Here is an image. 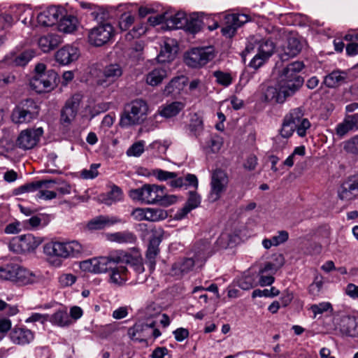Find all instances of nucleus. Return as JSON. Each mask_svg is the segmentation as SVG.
<instances>
[{
	"mask_svg": "<svg viewBox=\"0 0 358 358\" xmlns=\"http://www.w3.org/2000/svg\"><path fill=\"white\" fill-rule=\"evenodd\" d=\"M99 164H92L90 169H83L80 171V177L85 180L94 179L99 175L98 168Z\"/></svg>",
	"mask_w": 358,
	"mask_h": 358,
	"instance_id": "53",
	"label": "nucleus"
},
{
	"mask_svg": "<svg viewBox=\"0 0 358 358\" xmlns=\"http://www.w3.org/2000/svg\"><path fill=\"white\" fill-rule=\"evenodd\" d=\"M80 266L84 271L94 273H106L111 268V265H110L107 256L83 261L80 262Z\"/></svg>",
	"mask_w": 358,
	"mask_h": 358,
	"instance_id": "17",
	"label": "nucleus"
},
{
	"mask_svg": "<svg viewBox=\"0 0 358 358\" xmlns=\"http://www.w3.org/2000/svg\"><path fill=\"white\" fill-rule=\"evenodd\" d=\"M311 124L307 118L302 119L296 124L295 130L300 137H304L307 134V130L310 129Z\"/></svg>",
	"mask_w": 358,
	"mask_h": 358,
	"instance_id": "56",
	"label": "nucleus"
},
{
	"mask_svg": "<svg viewBox=\"0 0 358 358\" xmlns=\"http://www.w3.org/2000/svg\"><path fill=\"white\" fill-rule=\"evenodd\" d=\"M80 51L76 46L66 45L57 51L55 59L62 65H68L78 59Z\"/></svg>",
	"mask_w": 358,
	"mask_h": 358,
	"instance_id": "21",
	"label": "nucleus"
},
{
	"mask_svg": "<svg viewBox=\"0 0 358 358\" xmlns=\"http://www.w3.org/2000/svg\"><path fill=\"white\" fill-rule=\"evenodd\" d=\"M155 326V322L152 320L150 322L145 323H136L132 327L128 330V335L129 338L135 341H143L142 332L147 328H154Z\"/></svg>",
	"mask_w": 358,
	"mask_h": 358,
	"instance_id": "38",
	"label": "nucleus"
},
{
	"mask_svg": "<svg viewBox=\"0 0 358 358\" xmlns=\"http://www.w3.org/2000/svg\"><path fill=\"white\" fill-rule=\"evenodd\" d=\"M168 76L167 69L164 67H155L146 75V83L150 86L159 85Z\"/></svg>",
	"mask_w": 358,
	"mask_h": 358,
	"instance_id": "34",
	"label": "nucleus"
},
{
	"mask_svg": "<svg viewBox=\"0 0 358 358\" xmlns=\"http://www.w3.org/2000/svg\"><path fill=\"white\" fill-rule=\"evenodd\" d=\"M77 277L71 273H62L58 278L59 283L62 287H66L73 285Z\"/></svg>",
	"mask_w": 358,
	"mask_h": 358,
	"instance_id": "55",
	"label": "nucleus"
},
{
	"mask_svg": "<svg viewBox=\"0 0 358 358\" xmlns=\"http://www.w3.org/2000/svg\"><path fill=\"white\" fill-rule=\"evenodd\" d=\"M280 294V291L276 289L275 287H271V289H265L263 290L261 289H255L253 291L252 294V296L253 298L255 297H273L278 296Z\"/></svg>",
	"mask_w": 358,
	"mask_h": 358,
	"instance_id": "50",
	"label": "nucleus"
},
{
	"mask_svg": "<svg viewBox=\"0 0 358 358\" xmlns=\"http://www.w3.org/2000/svg\"><path fill=\"white\" fill-rule=\"evenodd\" d=\"M134 16L130 13H123L119 20V27L122 31L127 30L134 23Z\"/></svg>",
	"mask_w": 358,
	"mask_h": 358,
	"instance_id": "51",
	"label": "nucleus"
},
{
	"mask_svg": "<svg viewBox=\"0 0 358 358\" xmlns=\"http://www.w3.org/2000/svg\"><path fill=\"white\" fill-rule=\"evenodd\" d=\"M343 149L348 153L358 155V134L345 141Z\"/></svg>",
	"mask_w": 358,
	"mask_h": 358,
	"instance_id": "48",
	"label": "nucleus"
},
{
	"mask_svg": "<svg viewBox=\"0 0 358 358\" xmlns=\"http://www.w3.org/2000/svg\"><path fill=\"white\" fill-rule=\"evenodd\" d=\"M81 98L78 94L73 95L67 100L61 113V122L69 124L76 117L80 106Z\"/></svg>",
	"mask_w": 358,
	"mask_h": 358,
	"instance_id": "18",
	"label": "nucleus"
},
{
	"mask_svg": "<svg viewBox=\"0 0 358 358\" xmlns=\"http://www.w3.org/2000/svg\"><path fill=\"white\" fill-rule=\"evenodd\" d=\"M331 309V305L329 302H322L318 304H313L310 306V310L313 313L315 317L318 314H322L324 312Z\"/></svg>",
	"mask_w": 358,
	"mask_h": 358,
	"instance_id": "60",
	"label": "nucleus"
},
{
	"mask_svg": "<svg viewBox=\"0 0 358 358\" xmlns=\"http://www.w3.org/2000/svg\"><path fill=\"white\" fill-rule=\"evenodd\" d=\"M148 103L142 99H136L128 103L120 116V125L129 127L143 123L148 114Z\"/></svg>",
	"mask_w": 358,
	"mask_h": 358,
	"instance_id": "4",
	"label": "nucleus"
},
{
	"mask_svg": "<svg viewBox=\"0 0 358 358\" xmlns=\"http://www.w3.org/2000/svg\"><path fill=\"white\" fill-rule=\"evenodd\" d=\"M145 142L139 141L132 144L127 150V155L129 157H140L145 150Z\"/></svg>",
	"mask_w": 358,
	"mask_h": 358,
	"instance_id": "47",
	"label": "nucleus"
},
{
	"mask_svg": "<svg viewBox=\"0 0 358 358\" xmlns=\"http://www.w3.org/2000/svg\"><path fill=\"white\" fill-rule=\"evenodd\" d=\"M107 239L120 244L134 243L136 241V236L132 232L124 231L108 234Z\"/></svg>",
	"mask_w": 358,
	"mask_h": 358,
	"instance_id": "37",
	"label": "nucleus"
},
{
	"mask_svg": "<svg viewBox=\"0 0 358 358\" xmlns=\"http://www.w3.org/2000/svg\"><path fill=\"white\" fill-rule=\"evenodd\" d=\"M164 231L162 229H157L152 231V234L149 241L148 250L146 251L145 263L152 272L155 270L156 265V257L159 253V245L163 238Z\"/></svg>",
	"mask_w": 358,
	"mask_h": 358,
	"instance_id": "15",
	"label": "nucleus"
},
{
	"mask_svg": "<svg viewBox=\"0 0 358 358\" xmlns=\"http://www.w3.org/2000/svg\"><path fill=\"white\" fill-rule=\"evenodd\" d=\"M303 110L302 108L299 107L294 109H292L289 113H287L285 116V119L286 121H289L293 124H295L299 122L302 119H303Z\"/></svg>",
	"mask_w": 358,
	"mask_h": 358,
	"instance_id": "45",
	"label": "nucleus"
},
{
	"mask_svg": "<svg viewBox=\"0 0 358 358\" xmlns=\"http://www.w3.org/2000/svg\"><path fill=\"white\" fill-rule=\"evenodd\" d=\"M127 264H130L134 271L138 274L143 273L145 271L143 260L140 256L134 257L131 255V259Z\"/></svg>",
	"mask_w": 358,
	"mask_h": 358,
	"instance_id": "57",
	"label": "nucleus"
},
{
	"mask_svg": "<svg viewBox=\"0 0 358 358\" xmlns=\"http://www.w3.org/2000/svg\"><path fill=\"white\" fill-rule=\"evenodd\" d=\"M274 43L270 40H263L258 48V53L269 58L273 53Z\"/></svg>",
	"mask_w": 358,
	"mask_h": 358,
	"instance_id": "44",
	"label": "nucleus"
},
{
	"mask_svg": "<svg viewBox=\"0 0 358 358\" xmlns=\"http://www.w3.org/2000/svg\"><path fill=\"white\" fill-rule=\"evenodd\" d=\"M107 257L108 258L110 265H117L120 264H127L131 259V255L124 250H115L110 252Z\"/></svg>",
	"mask_w": 358,
	"mask_h": 358,
	"instance_id": "41",
	"label": "nucleus"
},
{
	"mask_svg": "<svg viewBox=\"0 0 358 358\" xmlns=\"http://www.w3.org/2000/svg\"><path fill=\"white\" fill-rule=\"evenodd\" d=\"M215 57L212 47L192 48L185 55V64L191 67L197 68L206 64Z\"/></svg>",
	"mask_w": 358,
	"mask_h": 358,
	"instance_id": "9",
	"label": "nucleus"
},
{
	"mask_svg": "<svg viewBox=\"0 0 358 358\" xmlns=\"http://www.w3.org/2000/svg\"><path fill=\"white\" fill-rule=\"evenodd\" d=\"M149 148L155 150L159 155H164L166 153L169 148V144L166 141L162 142L159 141H156L152 142L149 145Z\"/></svg>",
	"mask_w": 358,
	"mask_h": 358,
	"instance_id": "64",
	"label": "nucleus"
},
{
	"mask_svg": "<svg viewBox=\"0 0 358 358\" xmlns=\"http://www.w3.org/2000/svg\"><path fill=\"white\" fill-rule=\"evenodd\" d=\"M187 82L185 76L173 78L164 87V94L176 96L183 90Z\"/></svg>",
	"mask_w": 358,
	"mask_h": 358,
	"instance_id": "33",
	"label": "nucleus"
},
{
	"mask_svg": "<svg viewBox=\"0 0 358 358\" xmlns=\"http://www.w3.org/2000/svg\"><path fill=\"white\" fill-rule=\"evenodd\" d=\"M250 20L248 15L241 13L227 14L224 17V24L222 33L227 37H232L236 30Z\"/></svg>",
	"mask_w": 358,
	"mask_h": 358,
	"instance_id": "16",
	"label": "nucleus"
},
{
	"mask_svg": "<svg viewBox=\"0 0 358 358\" xmlns=\"http://www.w3.org/2000/svg\"><path fill=\"white\" fill-rule=\"evenodd\" d=\"M58 80V75L54 70H46L44 64L38 63L35 66L34 75L31 78L29 85L37 93H48L57 86Z\"/></svg>",
	"mask_w": 358,
	"mask_h": 358,
	"instance_id": "3",
	"label": "nucleus"
},
{
	"mask_svg": "<svg viewBox=\"0 0 358 358\" xmlns=\"http://www.w3.org/2000/svg\"><path fill=\"white\" fill-rule=\"evenodd\" d=\"M62 43L61 36L57 34H48L41 36L38 41L39 48L43 52H49Z\"/></svg>",
	"mask_w": 358,
	"mask_h": 358,
	"instance_id": "24",
	"label": "nucleus"
},
{
	"mask_svg": "<svg viewBox=\"0 0 358 358\" xmlns=\"http://www.w3.org/2000/svg\"><path fill=\"white\" fill-rule=\"evenodd\" d=\"M338 198L345 202H350L358 197V173L348 177L337 190Z\"/></svg>",
	"mask_w": 358,
	"mask_h": 358,
	"instance_id": "13",
	"label": "nucleus"
},
{
	"mask_svg": "<svg viewBox=\"0 0 358 358\" xmlns=\"http://www.w3.org/2000/svg\"><path fill=\"white\" fill-rule=\"evenodd\" d=\"M165 187L164 186L162 187V197L159 198L158 203L162 206H169L175 203H176L178 198L175 195H168L164 192Z\"/></svg>",
	"mask_w": 358,
	"mask_h": 358,
	"instance_id": "59",
	"label": "nucleus"
},
{
	"mask_svg": "<svg viewBox=\"0 0 358 358\" xmlns=\"http://www.w3.org/2000/svg\"><path fill=\"white\" fill-rule=\"evenodd\" d=\"M43 134L42 127L22 130L16 140V145L22 150H30L39 142Z\"/></svg>",
	"mask_w": 358,
	"mask_h": 358,
	"instance_id": "14",
	"label": "nucleus"
},
{
	"mask_svg": "<svg viewBox=\"0 0 358 358\" xmlns=\"http://www.w3.org/2000/svg\"><path fill=\"white\" fill-rule=\"evenodd\" d=\"M176 52V47H173L168 43H165L164 46L162 48L160 53L158 55L159 62L164 63L173 60Z\"/></svg>",
	"mask_w": 358,
	"mask_h": 358,
	"instance_id": "42",
	"label": "nucleus"
},
{
	"mask_svg": "<svg viewBox=\"0 0 358 358\" xmlns=\"http://www.w3.org/2000/svg\"><path fill=\"white\" fill-rule=\"evenodd\" d=\"M303 67L304 64L301 62L289 64L282 70L278 84L262 87V99L271 103H283L302 87L303 78L299 73Z\"/></svg>",
	"mask_w": 358,
	"mask_h": 358,
	"instance_id": "1",
	"label": "nucleus"
},
{
	"mask_svg": "<svg viewBox=\"0 0 358 358\" xmlns=\"http://www.w3.org/2000/svg\"><path fill=\"white\" fill-rule=\"evenodd\" d=\"M12 342L17 345H26L34 339L33 332L22 327H15L10 334Z\"/></svg>",
	"mask_w": 358,
	"mask_h": 358,
	"instance_id": "22",
	"label": "nucleus"
},
{
	"mask_svg": "<svg viewBox=\"0 0 358 358\" xmlns=\"http://www.w3.org/2000/svg\"><path fill=\"white\" fill-rule=\"evenodd\" d=\"M295 124H292L289 121H286L284 118L282 128L280 131V136L285 138H289L295 131Z\"/></svg>",
	"mask_w": 358,
	"mask_h": 358,
	"instance_id": "54",
	"label": "nucleus"
},
{
	"mask_svg": "<svg viewBox=\"0 0 358 358\" xmlns=\"http://www.w3.org/2000/svg\"><path fill=\"white\" fill-rule=\"evenodd\" d=\"M56 182L55 180H38V181H34L29 183L24 184L18 188L15 189V194L18 195L23 193L27 192H36L40 189H41L43 187H45L47 188L50 187V184H55Z\"/></svg>",
	"mask_w": 358,
	"mask_h": 358,
	"instance_id": "35",
	"label": "nucleus"
},
{
	"mask_svg": "<svg viewBox=\"0 0 358 358\" xmlns=\"http://www.w3.org/2000/svg\"><path fill=\"white\" fill-rule=\"evenodd\" d=\"M210 249V244L207 241L196 244L193 249L194 256L174 263L171 268V274L180 277L189 272L195 265L201 266L211 255Z\"/></svg>",
	"mask_w": 358,
	"mask_h": 358,
	"instance_id": "2",
	"label": "nucleus"
},
{
	"mask_svg": "<svg viewBox=\"0 0 358 358\" xmlns=\"http://www.w3.org/2000/svg\"><path fill=\"white\" fill-rule=\"evenodd\" d=\"M336 329L343 336H358V320L349 315L342 316L336 323Z\"/></svg>",
	"mask_w": 358,
	"mask_h": 358,
	"instance_id": "19",
	"label": "nucleus"
},
{
	"mask_svg": "<svg viewBox=\"0 0 358 358\" xmlns=\"http://www.w3.org/2000/svg\"><path fill=\"white\" fill-rule=\"evenodd\" d=\"M348 73L339 69L334 70L324 78V84L329 88L337 87L347 82Z\"/></svg>",
	"mask_w": 358,
	"mask_h": 358,
	"instance_id": "23",
	"label": "nucleus"
},
{
	"mask_svg": "<svg viewBox=\"0 0 358 358\" xmlns=\"http://www.w3.org/2000/svg\"><path fill=\"white\" fill-rule=\"evenodd\" d=\"M122 69L119 64L107 65L103 70L102 77L99 78L97 83L103 87H107L115 82L122 75Z\"/></svg>",
	"mask_w": 358,
	"mask_h": 358,
	"instance_id": "20",
	"label": "nucleus"
},
{
	"mask_svg": "<svg viewBox=\"0 0 358 358\" xmlns=\"http://www.w3.org/2000/svg\"><path fill=\"white\" fill-rule=\"evenodd\" d=\"M35 57L33 50H27L19 55L11 53L5 57L7 63L16 66H24Z\"/></svg>",
	"mask_w": 358,
	"mask_h": 358,
	"instance_id": "27",
	"label": "nucleus"
},
{
	"mask_svg": "<svg viewBox=\"0 0 358 358\" xmlns=\"http://www.w3.org/2000/svg\"><path fill=\"white\" fill-rule=\"evenodd\" d=\"M59 19V10L55 6L48 8L40 13L37 16L38 23L43 27H50L55 24Z\"/></svg>",
	"mask_w": 358,
	"mask_h": 358,
	"instance_id": "25",
	"label": "nucleus"
},
{
	"mask_svg": "<svg viewBox=\"0 0 358 358\" xmlns=\"http://www.w3.org/2000/svg\"><path fill=\"white\" fill-rule=\"evenodd\" d=\"M155 176L161 181H165L175 178L178 176L176 173L164 171L162 169H157L154 171Z\"/></svg>",
	"mask_w": 358,
	"mask_h": 358,
	"instance_id": "61",
	"label": "nucleus"
},
{
	"mask_svg": "<svg viewBox=\"0 0 358 358\" xmlns=\"http://www.w3.org/2000/svg\"><path fill=\"white\" fill-rule=\"evenodd\" d=\"M351 131L355 130L345 118H344L342 122L338 124L336 127V134L340 138H343Z\"/></svg>",
	"mask_w": 358,
	"mask_h": 358,
	"instance_id": "52",
	"label": "nucleus"
},
{
	"mask_svg": "<svg viewBox=\"0 0 358 358\" xmlns=\"http://www.w3.org/2000/svg\"><path fill=\"white\" fill-rule=\"evenodd\" d=\"M110 278L109 282L115 285L122 286L129 280V272L127 268L124 266H117L115 267L111 266L110 268Z\"/></svg>",
	"mask_w": 358,
	"mask_h": 358,
	"instance_id": "28",
	"label": "nucleus"
},
{
	"mask_svg": "<svg viewBox=\"0 0 358 358\" xmlns=\"http://www.w3.org/2000/svg\"><path fill=\"white\" fill-rule=\"evenodd\" d=\"M43 242L40 237L31 234L15 237L9 243V249L16 253H24L34 251Z\"/></svg>",
	"mask_w": 358,
	"mask_h": 358,
	"instance_id": "10",
	"label": "nucleus"
},
{
	"mask_svg": "<svg viewBox=\"0 0 358 358\" xmlns=\"http://www.w3.org/2000/svg\"><path fill=\"white\" fill-rule=\"evenodd\" d=\"M301 44L296 38H289L286 45L282 48V59H287L296 56L301 52Z\"/></svg>",
	"mask_w": 358,
	"mask_h": 358,
	"instance_id": "31",
	"label": "nucleus"
},
{
	"mask_svg": "<svg viewBox=\"0 0 358 358\" xmlns=\"http://www.w3.org/2000/svg\"><path fill=\"white\" fill-rule=\"evenodd\" d=\"M12 13L15 22L21 20L26 26L31 25L34 14L31 9L28 6L25 5H17L12 8Z\"/></svg>",
	"mask_w": 358,
	"mask_h": 358,
	"instance_id": "26",
	"label": "nucleus"
},
{
	"mask_svg": "<svg viewBox=\"0 0 358 358\" xmlns=\"http://www.w3.org/2000/svg\"><path fill=\"white\" fill-rule=\"evenodd\" d=\"M238 285L242 289L249 290L254 287L256 283L255 279L252 276L245 275L238 280Z\"/></svg>",
	"mask_w": 358,
	"mask_h": 358,
	"instance_id": "58",
	"label": "nucleus"
},
{
	"mask_svg": "<svg viewBox=\"0 0 358 358\" xmlns=\"http://www.w3.org/2000/svg\"><path fill=\"white\" fill-rule=\"evenodd\" d=\"M162 187L157 185L145 184L141 188L132 189L129 192V197L134 200L145 204H155L161 198Z\"/></svg>",
	"mask_w": 358,
	"mask_h": 358,
	"instance_id": "8",
	"label": "nucleus"
},
{
	"mask_svg": "<svg viewBox=\"0 0 358 358\" xmlns=\"http://www.w3.org/2000/svg\"><path fill=\"white\" fill-rule=\"evenodd\" d=\"M216 81L224 87L230 85L232 83V78L230 73H224L220 71H216L213 73Z\"/></svg>",
	"mask_w": 358,
	"mask_h": 358,
	"instance_id": "49",
	"label": "nucleus"
},
{
	"mask_svg": "<svg viewBox=\"0 0 358 358\" xmlns=\"http://www.w3.org/2000/svg\"><path fill=\"white\" fill-rule=\"evenodd\" d=\"M44 252L48 256L63 259L78 257L84 252L83 246L77 241L69 242H51L44 246Z\"/></svg>",
	"mask_w": 358,
	"mask_h": 358,
	"instance_id": "6",
	"label": "nucleus"
},
{
	"mask_svg": "<svg viewBox=\"0 0 358 358\" xmlns=\"http://www.w3.org/2000/svg\"><path fill=\"white\" fill-rule=\"evenodd\" d=\"M120 222H121V220L117 217L100 215L90 221L88 227L90 229L98 230Z\"/></svg>",
	"mask_w": 358,
	"mask_h": 358,
	"instance_id": "29",
	"label": "nucleus"
},
{
	"mask_svg": "<svg viewBox=\"0 0 358 358\" xmlns=\"http://www.w3.org/2000/svg\"><path fill=\"white\" fill-rule=\"evenodd\" d=\"M0 280H9L19 285L34 283L36 275L17 264L9 263L0 266Z\"/></svg>",
	"mask_w": 358,
	"mask_h": 358,
	"instance_id": "5",
	"label": "nucleus"
},
{
	"mask_svg": "<svg viewBox=\"0 0 358 358\" xmlns=\"http://www.w3.org/2000/svg\"><path fill=\"white\" fill-rule=\"evenodd\" d=\"M201 203V196L195 192H190L187 201L185 206L177 213V217L182 219L185 217L192 210L197 208Z\"/></svg>",
	"mask_w": 358,
	"mask_h": 358,
	"instance_id": "36",
	"label": "nucleus"
},
{
	"mask_svg": "<svg viewBox=\"0 0 358 358\" xmlns=\"http://www.w3.org/2000/svg\"><path fill=\"white\" fill-rule=\"evenodd\" d=\"M203 27V21L199 13H192L189 15L186 20L184 29L191 33L196 34L200 31Z\"/></svg>",
	"mask_w": 358,
	"mask_h": 358,
	"instance_id": "39",
	"label": "nucleus"
},
{
	"mask_svg": "<svg viewBox=\"0 0 358 358\" xmlns=\"http://www.w3.org/2000/svg\"><path fill=\"white\" fill-rule=\"evenodd\" d=\"M15 22V19L12 14L3 13L0 15V29H3L10 27Z\"/></svg>",
	"mask_w": 358,
	"mask_h": 358,
	"instance_id": "63",
	"label": "nucleus"
},
{
	"mask_svg": "<svg viewBox=\"0 0 358 358\" xmlns=\"http://www.w3.org/2000/svg\"><path fill=\"white\" fill-rule=\"evenodd\" d=\"M77 18L73 15H66L59 20L58 29L64 33L69 34L77 28Z\"/></svg>",
	"mask_w": 358,
	"mask_h": 358,
	"instance_id": "40",
	"label": "nucleus"
},
{
	"mask_svg": "<svg viewBox=\"0 0 358 358\" xmlns=\"http://www.w3.org/2000/svg\"><path fill=\"white\" fill-rule=\"evenodd\" d=\"M190 130L195 136H199L201 134L203 127V121L201 119L196 117L195 120H192L189 124Z\"/></svg>",
	"mask_w": 358,
	"mask_h": 358,
	"instance_id": "62",
	"label": "nucleus"
},
{
	"mask_svg": "<svg viewBox=\"0 0 358 358\" xmlns=\"http://www.w3.org/2000/svg\"><path fill=\"white\" fill-rule=\"evenodd\" d=\"M228 182L227 174L220 169L215 170L211 176L210 191L208 199L211 202L217 201L226 191Z\"/></svg>",
	"mask_w": 358,
	"mask_h": 358,
	"instance_id": "12",
	"label": "nucleus"
},
{
	"mask_svg": "<svg viewBox=\"0 0 358 358\" xmlns=\"http://www.w3.org/2000/svg\"><path fill=\"white\" fill-rule=\"evenodd\" d=\"M48 321L52 325L59 327H66L73 323L66 308L59 309L50 316L48 315Z\"/></svg>",
	"mask_w": 358,
	"mask_h": 358,
	"instance_id": "30",
	"label": "nucleus"
},
{
	"mask_svg": "<svg viewBox=\"0 0 358 358\" xmlns=\"http://www.w3.org/2000/svg\"><path fill=\"white\" fill-rule=\"evenodd\" d=\"M184 108V103L181 101H173L161 106L158 109V113L162 117L171 118L176 116Z\"/></svg>",
	"mask_w": 358,
	"mask_h": 358,
	"instance_id": "32",
	"label": "nucleus"
},
{
	"mask_svg": "<svg viewBox=\"0 0 358 358\" xmlns=\"http://www.w3.org/2000/svg\"><path fill=\"white\" fill-rule=\"evenodd\" d=\"M39 115V107L32 99H26L13 110L11 118L15 124L29 123Z\"/></svg>",
	"mask_w": 358,
	"mask_h": 358,
	"instance_id": "7",
	"label": "nucleus"
},
{
	"mask_svg": "<svg viewBox=\"0 0 358 358\" xmlns=\"http://www.w3.org/2000/svg\"><path fill=\"white\" fill-rule=\"evenodd\" d=\"M187 17L185 13L178 12L172 16L169 23H171V27L173 29L184 28Z\"/></svg>",
	"mask_w": 358,
	"mask_h": 358,
	"instance_id": "46",
	"label": "nucleus"
},
{
	"mask_svg": "<svg viewBox=\"0 0 358 358\" xmlns=\"http://www.w3.org/2000/svg\"><path fill=\"white\" fill-rule=\"evenodd\" d=\"M114 35V29L108 22H103L89 31L88 40L94 46L107 43Z\"/></svg>",
	"mask_w": 358,
	"mask_h": 358,
	"instance_id": "11",
	"label": "nucleus"
},
{
	"mask_svg": "<svg viewBox=\"0 0 358 358\" xmlns=\"http://www.w3.org/2000/svg\"><path fill=\"white\" fill-rule=\"evenodd\" d=\"M147 221L159 222L167 218L166 210L158 208H147Z\"/></svg>",
	"mask_w": 358,
	"mask_h": 358,
	"instance_id": "43",
	"label": "nucleus"
}]
</instances>
